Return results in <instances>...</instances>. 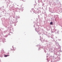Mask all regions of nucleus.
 <instances>
[{
  "mask_svg": "<svg viewBox=\"0 0 62 62\" xmlns=\"http://www.w3.org/2000/svg\"><path fill=\"white\" fill-rule=\"evenodd\" d=\"M46 50H49V51L50 50V48H48V49H46Z\"/></svg>",
  "mask_w": 62,
  "mask_h": 62,
  "instance_id": "32",
  "label": "nucleus"
},
{
  "mask_svg": "<svg viewBox=\"0 0 62 62\" xmlns=\"http://www.w3.org/2000/svg\"><path fill=\"white\" fill-rule=\"evenodd\" d=\"M5 40H6V39H5L4 38L3 39H1V41H1L2 42H3V43H4L6 41H5Z\"/></svg>",
  "mask_w": 62,
  "mask_h": 62,
  "instance_id": "15",
  "label": "nucleus"
},
{
  "mask_svg": "<svg viewBox=\"0 0 62 62\" xmlns=\"http://www.w3.org/2000/svg\"><path fill=\"white\" fill-rule=\"evenodd\" d=\"M40 34H41V33H40Z\"/></svg>",
  "mask_w": 62,
  "mask_h": 62,
  "instance_id": "64",
  "label": "nucleus"
},
{
  "mask_svg": "<svg viewBox=\"0 0 62 62\" xmlns=\"http://www.w3.org/2000/svg\"><path fill=\"white\" fill-rule=\"evenodd\" d=\"M8 29H9V31H11V29H10V27H8L7 28Z\"/></svg>",
  "mask_w": 62,
  "mask_h": 62,
  "instance_id": "19",
  "label": "nucleus"
},
{
  "mask_svg": "<svg viewBox=\"0 0 62 62\" xmlns=\"http://www.w3.org/2000/svg\"><path fill=\"white\" fill-rule=\"evenodd\" d=\"M11 33H13L12 32H10L9 34H8V35H9V36H10V35L11 34Z\"/></svg>",
  "mask_w": 62,
  "mask_h": 62,
  "instance_id": "26",
  "label": "nucleus"
},
{
  "mask_svg": "<svg viewBox=\"0 0 62 62\" xmlns=\"http://www.w3.org/2000/svg\"><path fill=\"white\" fill-rule=\"evenodd\" d=\"M11 8L13 10V12H15L14 13L15 14V12H20V11L23 8H22V7H21L20 9H19V8H15V7L14 6L12 7Z\"/></svg>",
  "mask_w": 62,
  "mask_h": 62,
  "instance_id": "4",
  "label": "nucleus"
},
{
  "mask_svg": "<svg viewBox=\"0 0 62 62\" xmlns=\"http://www.w3.org/2000/svg\"><path fill=\"white\" fill-rule=\"evenodd\" d=\"M21 7H22V5H21Z\"/></svg>",
  "mask_w": 62,
  "mask_h": 62,
  "instance_id": "55",
  "label": "nucleus"
},
{
  "mask_svg": "<svg viewBox=\"0 0 62 62\" xmlns=\"http://www.w3.org/2000/svg\"><path fill=\"white\" fill-rule=\"evenodd\" d=\"M59 11L60 13H61V12H62V9H60L59 10Z\"/></svg>",
  "mask_w": 62,
  "mask_h": 62,
  "instance_id": "17",
  "label": "nucleus"
},
{
  "mask_svg": "<svg viewBox=\"0 0 62 62\" xmlns=\"http://www.w3.org/2000/svg\"><path fill=\"white\" fill-rule=\"evenodd\" d=\"M42 13L43 14H44V15H45V16H44V19L46 21H47V18L46 17H47V14L46 13V12L44 11H43L42 12Z\"/></svg>",
  "mask_w": 62,
  "mask_h": 62,
  "instance_id": "7",
  "label": "nucleus"
},
{
  "mask_svg": "<svg viewBox=\"0 0 62 62\" xmlns=\"http://www.w3.org/2000/svg\"><path fill=\"white\" fill-rule=\"evenodd\" d=\"M60 26H61V27H62V25H61ZM61 29H62V28H61Z\"/></svg>",
  "mask_w": 62,
  "mask_h": 62,
  "instance_id": "41",
  "label": "nucleus"
},
{
  "mask_svg": "<svg viewBox=\"0 0 62 62\" xmlns=\"http://www.w3.org/2000/svg\"><path fill=\"white\" fill-rule=\"evenodd\" d=\"M40 40L41 41H42V40H41V39H40Z\"/></svg>",
  "mask_w": 62,
  "mask_h": 62,
  "instance_id": "51",
  "label": "nucleus"
},
{
  "mask_svg": "<svg viewBox=\"0 0 62 62\" xmlns=\"http://www.w3.org/2000/svg\"><path fill=\"white\" fill-rule=\"evenodd\" d=\"M36 26L37 27H38V28H35V29L36 31H37V32H39V31H40L42 32V33L43 32V29H41V28L40 27H39V25H38L37 24L36 25Z\"/></svg>",
  "mask_w": 62,
  "mask_h": 62,
  "instance_id": "5",
  "label": "nucleus"
},
{
  "mask_svg": "<svg viewBox=\"0 0 62 62\" xmlns=\"http://www.w3.org/2000/svg\"><path fill=\"white\" fill-rule=\"evenodd\" d=\"M22 1H23V2H24V1L23 0H22Z\"/></svg>",
  "mask_w": 62,
  "mask_h": 62,
  "instance_id": "42",
  "label": "nucleus"
},
{
  "mask_svg": "<svg viewBox=\"0 0 62 62\" xmlns=\"http://www.w3.org/2000/svg\"><path fill=\"white\" fill-rule=\"evenodd\" d=\"M44 5V4H43L42 5L43 6V5Z\"/></svg>",
  "mask_w": 62,
  "mask_h": 62,
  "instance_id": "48",
  "label": "nucleus"
},
{
  "mask_svg": "<svg viewBox=\"0 0 62 62\" xmlns=\"http://www.w3.org/2000/svg\"><path fill=\"white\" fill-rule=\"evenodd\" d=\"M59 40H60V41L61 40V39H59Z\"/></svg>",
  "mask_w": 62,
  "mask_h": 62,
  "instance_id": "47",
  "label": "nucleus"
},
{
  "mask_svg": "<svg viewBox=\"0 0 62 62\" xmlns=\"http://www.w3.org/2000/svg\"><path fill=\"white\" fill-rule=\"evenodd\" d=\"M10 3V2H9V1H8L7 3V6H8V4H9Z\"/></svg>",
  "mask_w": 62,
  "mask_h": 62,
  "instance_id": "18",
  "label": "nucleus"
},
{
  "mask_svg": "<svg viewBox=\"0 0 62 62\" xmlns=\"http://www.w3.org/2000/svg\"><path fill=\"white\" fill-rule=\"evenodd\" d=\"M3 29L2 28H0V32H2V30H3Z\"/></svg>",
  "mask_w": 62,
  "mask_h": 62,
  "instance_id": "23",
  "label": "nucleus"
},
{
  "mask_svg": "<svg viewBox=\"0 0 62 62\" xmlns=\"http://www.w3.org/2000/svg\"><path fill=\"white\" fill-rule=\"evenodd\" d=\"M8 35H9V34H8V35H6L5 36V37H6V38L7 37H8Z\"/></svg>",
  "mask_w": 62,
  "mask_h": 62,
  "instance_id": "27",
  "label": "nucleus"
},
{
  "mask_svg": "<svg viewBox=\"0 0 62 62\" xmlns=\"http://www.w3.org/2000/svg\"><path fill=\"white\" fill-rule=\"evenodd\" d=\"M4 53H5V52H4V50L3 49L2 50H1V51L0 52L1 54V55H3V54H4Z\"/></svg>",
  "mask_w": 62,
  "mask_h": 62,
  "instance_id": "12",
  "label": "nucleus"
},
{
  "mask_svg": "<svg viewBox=\"0 0 62 62\" xmlns=\"http://www.w3.org/2000/svg\"><path fill=\"white\" fill-rule=\"evenodd\" d=\"M61 32H62V31H61Z\"/></svg>",
  "mask_w": 62,
  "mask_h": 62,
  "instance_id": "62",
  "label": "nucleus"
},
{
  "mask_svg": "<svg viewBox=\"0 0 62 62\" xmlns=\"http://www.w3.org/2000/svg\"><path fill=\"white\" fill-rule=\"evenodd\" d=\"M35 25H34V27H35Z\"/></svg>",
  "mask_w": 62,
  "mask_h": 62,
  "instance_id": "45",
  "label": "nucleus"
},
{
  "mask_svg": "<svg viewBox=\"0 0 62 62\" xmlns=\"http://www.w3.org/2000/svg\"><path fill=\"white\" fill-rule=\"evenodd\" d=\"M3 21H3V22H5V19L4 18H3L2 19V21H3Z\"/></svg>",
  "mask_w": 62,
  "mask_h": 62,
  "instance_id": "21",
  "label": "nucleus"
},
{
  "mask_svg": "<svg viewBox=\"0 0 62 62\" xmlns=\"http://www.w3.org/2000/svg\"><path fill=\"white\" fill-rule=\"evenodd\" d=\"M49 11L50 12H51V13H54V10L52 9L51 8H50V7H49Z\"/></svg>",
  "mask_w": 62,
  "mask_h": 62,
  "instance_id": "10",
  "label": "nucleus"
},
{
  "mask_svg": "<svg viewBox=\"0 0 62 62\" xmlns=\"http://www.w3.org/2000/svg\"><path fill=\"white\" fill-rule=\"evenodd\" d=\"M49 5H51V4H50H50H49Z\"/></svg>",
  "mask_w": 62,
  "mask_h": 62,
  "instance_id": "52",
  "label": "nucleus"
},
{
  "mask_svg": "<svg viewBox=\"0 0 62 62\" xmlns=\"http://www.w3.org/2000/svg\"><path fill=\"white\" fill-rule=\"evenodd\" d=\"M44 51L45 53H46V50H45Z\"/></svg>",
  "mask_w": 62,
  "mask_h": 62,
  "instance_id": "34",
  "label": "nucleus"
},
{
  "mask_svg": "<svg viewBox=\"0 0 62 62\" xmlns=\"http://www.w3.org/2000/svg\"><path fill=\"white\" fill-rule=\"evenodd\" d=\"M53 22H51L50 23V25H53Z\"/></svg>",
  "mask_w": 62,
  "mask_h": 62,
  "instance_id": "22",
  "label": "nucleus"
},
{
  "mask_svg": "<svg viewBox=\"0 0 62 62\" xmlns=\"http://www.w3.org/2000/svg\"><path fill=\"white\" fill-rule=\"evenodd\" d=\"M4 6H3L1 7V10L2 12H1V14L3 15H4Z\"/></svg>",
  "mask_w": 62,
  "mask_h": 62,
  "instance_id": "8",
  "label": "nucleus"
},
{
  "mask_svg": "<svg viewBox=\"0 0 62 62\" xmlns=\"http://www.w3.org/2000/svg\"><path fill=\"white\" fill-rule=\"evenodd\" d=\"M39 1H40V2H42V0H38Z\"/></svg>",
  "mask_w": 62,
  "mask_h": 62,
  "instance_id": "29",
  "label": "nucleus"
},
{
  "mask_svg": "<svg viewBox=\"0 0 62 62\" xmlns=\"http://www.w3.org/2000/svg\"><path fill=\"white\" fill-rule=\"evenodd\" d=\"M49 30H50V29H49Z\"/></svg>",
  "mask_w": 62,
  "mask_h": 62,
  "instance_id": "58",
  "label": "nucleus"
},
{
  "mask_svg": "<svg viewBox=\"0 0 62 62\" xmlns=\"http://www.w3.org/2000/svg\"><path fill=\"white\" fill-rule=\"evenodd\" d=\"M60 2H58V0H57V2L52 1L51 2L52 5H54L56 7H59L61 6V3H60Z\"/></svg>",
  "mask_w": 62,
  "mask_h": 62,
  "instance_id": "3",
  "label": "nucleus"
},
{
  "mask_svg": "<svg viewBox=\"0 0 62 62\" xmlns=\"http://www.w3.org/2000/svg\"><path fill=\"white\" fill-rule=\"evenodd\" d=\"M40 38H41V36H40Z\"/></svg>",
  "mask_w": 62,
  "mask_h": 62,
  "instance_id": "57",
  "label": "nucleus"
},
{
  "mask_svg": "<svg viewBox=\"0 0 62 62\" xmlns=\"http://www.w3.org/2000/svg\"><path fill=\"white\" fill-rule=\"evenodd\" d=\"M5 27H6V28L8 27H7V26H6V25H5Z\"/></svg>",
  "mask_w": 62,
  "mask_h": 62,
  "instance_id": "37",
  "label": "nucleus"
},
{
  "mask_svg": "<svg viewBox=\"0 0 62 62\" xmlns=\"http://www.w3.org/2000/svg\"><path fill=\"white\" fill-rule=\"evenodd\" d=\"M7 32H8V31H4V34H5V33H7Z\"/></svg>",
  "mask_w": 62,
  "mask_h": 62,
  "instance_id": "25",
  "label": "nucleus"
},
{
  "mask_svg": "<svg viewBox=\"0 0 62 62\" xmlns=\"http://www.w3.org/2000/svg\"><path fill=\"white\" fill-rule=\"evenodd\" d=\"M53 58H54V60H56V61H60V59H61L60 58V56H57L55 58H54V56H53Z\"/></svg>",
  "mask_w": 62,
  "mask_h": 62,
  "instance_id": "6",
  "label": "nucleus"
},
{
  "mask_svg": "<svg viewBox=\"0 0 62 62\" xmlns=\"http://www.w3.org/2000/svg\"><path fill=\"white\" fill-rule=\"evenodd\" d=\"M55 37L56 38H57L56 37Z\"/></svg>",
  "mask_w": 62,
  "mask_h": 62,
  "instance_id": "60",
  "label": "nucleus"
},
{
  "mask_svg": "<svg viewBox=\"0 0 62 62\" xmlns=\"http://www.w3.org/2000/svg\"><path fill=\"white\" fill-rule=\"evenodd\" d=\"M56 45L57 46H59V47L58 48H59V49H61V46H60V45H59V44H58V43H57L56 42Z\"/></svg>",
  "mask_w": 62,
  "mask_h": 62,
  "instance_id": "11",
  "label": "nucleus"
},
{
  "mask_svg": "<svg viewBox=\"0 0 62 62\" xmlns=\"http://www.w3.org/2000/svg\"><path fill=\"white\" fill-rule=\"evenodd\" d=\"M2 24L3 25H6L7 24L6 23V22L3 21H2Z\"/></svg>",
  "mask_w": 62,
  "mask_h": 62,
  "instance_id": "16",
  "label": "nucleus"
},
{
  "mask_svg": "<svg viewBox=\"0 0 62 62\" xmlns=\"http://www.w3.org/2000/svg\"><path fill=\"white\" fill-rule=\"evenodd\" d=\"M13 47V46H12V48H13V49H11V50H15V49H14V47Z\"/></svg>",
  "mask_w": 62,
  "mask_h": 62,
  "instance_id": "24",
  "label": "nucleus"
},
{
  "mask_svg": "<svg viewBox=\"0 0 62 62\" xmlns=\"http://www.w3.org/2000/svg\"><path fill=\"white\" fill-rule=\"evenodd\" d=\"M46 33H47L46 31Z\"/></svg>",
  "mask_w": 62,
  "mask_h": 62,
  "instance_id": "49",
  "label": "nucleus"
},
{
  "mask_svg": "<svg viewBox=\"0 0 62 62\" xmlns=\"http://www.w3.org/2000/svg\"><path fill=\"white\" fill-rule=\"evenodd\" d=\"M34 9H31V11H30L31 12V11H32L33 12H34V13H35V14H37L38 15V14H39V12H35L34 11Z\"/></svg>",
  "mask_w": 62,
  "mask_h": 62,
  "instance_id": "9",
  "label": "nucleus"
},
{
  "mask_svg": "<svg viewBox=\"0 0 62 62\" xmlns=\"http://www.w3.org/2000/svg\"><path fill=\"white\" fill-rule=\"evenodd\" d=\"M12 29L13 30H14V29H13V28H12Z\"/></svg>",
  "mask_w": 62,
  "mask_h": 62,
  "instance_id": "44",
  "label": "nucleus"
},
{
  "mask_svg": "<svg viewBox=\"0 0 62 62\" xmlns=\"http://www.w3.org/2000/svg\"><path fill=\"white\" fill-rule=\"evenodd\" d=\"M51 38H52V39H54V38H52V37H51Z\"/></svg>",
  "mask_w": 62,
  "mask_h": 62,
  "instance_id": "46",
  "label": "nucleus"
},
{
  "mask_svg": "<svg viewBox=\"0 0 62 62\" xmlns=\"http://www.w3.org/2000/svg\"><path fill=\"white\" fill-rule=\"evenodd\" d=\"M19 18H20V17L16 16L15 17L14 16H13V18L10 20V22L11 23H17L18 22V21L17 20V19H19Z\"/></svg>",
  "mask_w": 62,
  "mask_h": 62,
  "instance_id": "2",
  "label": "nucleus"
},
{
  "mask_svg": "<svg viewBox=\"0 0 62 62\" xmlns=\"http://www.w3.org/2000/svg\"><path fill=\"white\" fill-rule=\"evenodd\" d=\"M34 5H36V4H34Z\"/></svg>",
  "mask_w": 62,
  "mask_h": 62,
  "instance_id": "61",
  "label": "nucleus"
},
{
  "mask_svg": "<svg viewBox=\"0 0 62 62\" xmlns=\"http://www.w3.org/2000/svg\"><path fill=\"white\" fill-rule=\"evenodd\" d=\"M19 6V5H17V6Z\"/></svg>",
  "mask_w": 62,
  "mask_h": 62,
  "instance_id": "59",
  "label": "nucleus"
},
{
  "mask_svg": "<svg viewBox=\"0 0 62 62\" xmlns=\"http://www.w3.org/2000/svg\"><path fill=\"white\" fill-rule=\"evenodd\" d=\"M46 10H47V7H46V8H45Z\"/></svg>",
  "mask_w": 62,
  "mask_h": 62,
  "instance_id": "35",
  "label": "nucleus"
},
{
  "mask_svg": "<svg viewBox=\"0 0 62 62\" xmlns=\"http://www.w3.org/2000/svg\"><path fill=\"white\" fill-rule=\"evenodd\" d=\"M42 35H45V34H42Z\"/></svg>",
  "mask_w": 62,
  "mask_h": 62,
  "instance_id": "50",
  "label": "nucleus"
},
{
  "mask_svg": "<svg viewBox=\"0 0 62 62\" xmlns=\"http://www.w3.org/2000/svg\"><path fill=\"white\" fill-rule=\"evenodd\" d=\"M49 44V45H51V43H50Z\"/></svg>",
  "mask_w": 62,
  "mask_h": 62,
  "instance_id": "38",
  "label": "nucleus"
},
{
  "mask_svg": "<svg viewBox=\"0 0 62 62\" xmlns=\"http://www.w3.org/2000/svg\"><path fill=\"white\" fill-rule=\"evenodd\" d=\"M51 62H55V61H51Z\"/></svg>",
  "mask_w": 62,
  "mask_h": 62,
  "instance_id": "39",
  "label": "nucleus"
},
{
  "mask_svg": "<svg viewBox=\"0 0 62 62\" xmlns=\"http://www.w3.org/2000/svg\"><path fill=\"white\" fill-rule=\"evenodd\" d=\"M54 50H53L54 52V55L55 54L56 55V56H60V55H59V54H60V52H62V51H61V48H57L56 47H55L54 48Z\"/></svg>",
  "mask_w": 62,
  "mask_h": 62,
  "instance_id": "1",
  "label": "nucleus"
},
{
  "mask_svg": "<svg viewBox=\"0 0 62 62\" xmlns=\"http://www.w3.org/2000/svg\"><path fill=\"white\" fill-rule=\"evenodd\" d=\"M51 57H52V55H51Z\"/></svg>",
  "mask_w": 62,
  "mask_h": 62,
  "instance_id": "63",
  "label": "nucleus"
},
{
  "mask_svg": "<svg viewBox=\"0 0 62 62\" xmlns=\"http://www.w3.org/2000/svg\"><path fill=\"white\" fill-rule=\"evenodd\" d=\"M42 9H43V10H44L42 11V12L43 11H44V9H43V8H42Z\"/></svg>",
  "mask_w": 62,
  "mask_h": 62,
  "instance_id": "36",
  "label": "nucleus"
},
{
  "mask_svg": "<svg viewBox=\"0 0 62 62\" xmlns=\"http://www.w3.org/2000/svg\"><path fill=\"white\" fill-rule=\"evenodd\" d=\"M46 42H48V40H46L45 41Z\"/></svg>",
  "mask_w": 62,
  "mask_h": 62,
  "instance_id": "30",
  "label": "nucleus"
},
{
  "mask_svg": "<svg viewBox=\"0 0 62 62\" xmlns=\"http://www.w3.org/2000/svg\"><path fill=\"white\" fill-rule=\"evenodd\" d=\"M7 20L8 21H9V20H10V19H9V18H8V19H7Z\"/></svg>",
  "mask_w": 62,
  "mask_h": 62,
  "instance_id": "31",
  "label": "nucleus"
},
{
  "mask_svg": "<svg viewBox=\"0 0 62 62\" xmlns=\"http://www.w3.org/2000/svg\"><path fill=\"white\" fill-rule=\"evenodd\" d=\"M44 2H45V0H44Z\"/></svg>",
  "mask_w": 62,
  "mask_h": 62,
  "instance_id": "54",
  "label": "nucleus"
},
{
  "mask_svg": "<svg viewBox=\"0 0 62 62\" xmlns=\"http://www.w3.org/2000/svg\"><path fill=\"white\" fill-rule=\"evenodd\" d=\"M59 31H57V32H56L55 33H57V34H59Z\"/></svg>",
  "mask_w": 62,
  "mask_h": 62,
  "instance_id": "28",
  "label": "nucleus"
},
{
  "mask_svg": "<svg viewBox=\"0 0 62 62\" xmlns=\"http://www.w3.org/2000/svg\"><path fill=\"white\" fill-rule=\"evenodd\" d=\"M23 9H22V10H21V11H23Z\"/></svg>",
  "mask_w": 62,
  "mask_h": 62,
  "instance_id": "40",
  "label": "nucleus"
},
{
  "mask_svg": "<svg viewBox=\"0 0 62 62\" xmlns=\"http://www.w3.org/2000/svg\"><path fill=\"white\" fill-rule=\"evenodd\" d=\"M1 16H0V17H1Z\"/></svg>",
  "mask_w": 62,
  "mask_h": 62,
  "instance_id": "53",
  "label": "nucleus"
},
{
  "mask_svg": "<svg viewBox=\"0 0 62 62\" xmlns=\"http://www.w3.org/2000/svg\"><path fill=\"white\" fill-rule=\"evenodd\" d=\"M9 55H4V57H7V56H9Z\"/></svg>",
  "mask_w": 62,
  "mask_h": 62,
  "instance_id": "20",
  "label": "nucleus"
},
{
  "mask_svg": "<svg viewBox=\"0 0 62 62\" xmlns=\"http://www.w3.org/2000/svg\"><path fill=\"white\" fill-rule=\"evenodd\" d=\"M48 56H46V57H47V58H48Z\"/></svg>",
  "mask_w": 62,
  "mask_h": 62,
  "instance_id": "43",
  "label": "nucleus"
},
{
  "mask_svg": "<svg viewBox=\"0 0 62 62\" xmlns=\"http://www.w3.org/2000/svg\"><path fill=\"white\" fill-rule=\"evenodd\" d=\"M37 46H38V47H39V49H38L39 51V50H41V48H42V47H41V46L39 45H37Z\"/></svg>",
  "mask_w": 62,
  "mask_h": 62,
  "instance_id": "13",
  "label": "nucleus"
},
{
  "mask_svg": "<svg viewBox=\"0 0 62 62\" xmlns=\"http://www.w3.org/2000/svg\"><path fill=\"white\" fill-rule=\"evenodd\" d=\"M15 26H16V25L15 24Z\"/></svg>",
  "mask_w": 62,
  "mask_h": 62,
  "instance_id": "56",
  "label": "nucleus"
},
{
  "mask_svg": "<svg viewBox=\"0 0 62 62\" xmlns=\"http://www.w3.org/2000/svg\"><path fill=\"white\" fill-rule=\"evenodd\" d=\"M1 8H0V11H1Z\"/></svg>",
  "mask_w": 62,
  "mask_h": 62,
  "instance_id": "33",
  "label": "nucleus"
},
{
  "mask_svg": "<svg viewBox=\"0 0 62 62\" xmlns=\"http://www.w3.org/2000/svg\"><path fill=\"white\" fill-rule=\"evenodd\" d=\"M56 31V30L55 29V28L53 29V30H52V29L51 30V33H54V32H55Z\"/></svg>",
  "mask_w": 62,
  "mask_h": 62,
  "instance_id": "14",
  "label": "nucleus"
}]
</instances>
